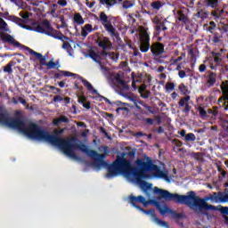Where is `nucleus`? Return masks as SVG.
<instances>
[{"mask_svg":"<svg viewBox=\"0 0 228 228\" xmlns=\"http://www.w3.org/2000/svg\"><path fill=\"white\" fill-rule=\"evenodd\" d=\"M7 127L11 129H18L21 131L26 136L31 138V140H38L39 142H49L51 134L49 132L37 124L30 123L26 127V123L21 118H11L9 125Z\"/></svg>","mask_w":228,"mask_h":228,"instance_id":"39448f33","label":"nucleus"},{"mask_svg":"<svg viewBox=\"0 0 228 228\" xmlns=\"http://www.w3.org/2000/svg\"><path fill=\"white\" fill-rule=\"evenodd\" d=\"M220 38H222V36L220 35V33L215 32V33H214V37H213V38H212V42H213L214 44H219Z\"/></svg>","mask_w":228,"mask_h":228,"instance_id":"c03bdc74","label":"nucleus"},{"mask_svg":"<svg viewBox=\"0 0 228 228\" xmlns=\"http://www.w3.org/2000/svg\"><path fill=\"white\" fill-rule=\"evenodd\" d=\"M123 8H124V10H127L129 8H133V2H131L129 0H125L123 2Z\"/></svg>","mask_w":228,"mask_h":228,"instance_id":"49530a36","label":"nucleus"},{"mask_svg":"<svg viewBox=\"0 0 228 228\" xmlns=\"http://www.w3.org/2000/svg\"><path fill=\"white\" fill-rule=\"evenodd\" d=\"M183 60V57L179 56L177 59L171 60V65H177L179 61Z\"/></svg>","mask_w":228,"mask_h":228,"instance_id":"4d7b16f0","label":"nucleus"},{"mask_svg":"<svg viewBox=\"0 0 228 228\" xmlns=\"http://www.w3.org/2000/svg\"><path fill=\"white\" fill-rule=\"evenodd\" d=\"M141 77H142V75H139L136 78V75L134 74V72L132 73V87L136 90V83H140L141 81Z\"/></svg>","mask_w":228,"mask_h":228,"instance_id":"4c0bfd02","label":"nucleus"},{"mask_svg":"<svg viewBox=\"0 0 228 228\" xmlns=\"http://www.w3.org/2000/svg\"><path fill=\"white\" fill-rule=\"evenodd\" d=\"M88 31L87 30H86L85 28H82V30H81V35H82V37H84V38H86V37H88Z\"/></svg>","mask_w":228,"mask_h":228,"instance_id":"774afa93","label":"nucleus"},{"mask_svg":"<svg viewBox=\"0 0 228 228\" xmlns=\"http://www.w3.org/2000/svg\"><path fill=\"white\" fill-rule=\"evenodd\" d=\"M0 29L8 31V23H6L3 18H0Z\"/></svg>","mask_w":228,"mask_h":228,"instance_id":"79ce46f5","label":"nucleus"},{"mask_svg":"<svg viewBox=\"0 0 228 228\" xmlns=\"http://www.w3.org/2000/svg\"><path fill=\"white\" fill-rule=\"evenodd\" d=\"M23 49L25 51H28V53L29 54H31L32 56H35L37 60H39L40 65H43L45 67V65H47V62H45V60H47V59L45 58V56H43L42 53L35 52V50H33L28 46H24V45H23Z\"/></svg>","mask_w":228,"mask_h":228,"instance_id":"a211bd4d","label":"nucleus"},{"mask_svg":"<svg viewBox=\"0 0 228 228\" xmlns=\"http://www.w3.org/2000/svg\"><path fill=\"white\" fill-rule=\"evenodd\" d=\"M82 28L89 33H92V31H94V27L92 26V24H86Z\"/></svg>","mask_w":228,"mask_h":228,"instance_id":"8fccbe9b","label":"nucleus"},{"mask_svg":"<svg viewBox=\"0 0 228 228\" xmlns=\"http://www.w3.org/2000/svg\"><path fill=\"white\" fill-rule=\"evenodd\" d=\"M20 16L21 19H23L24 20H29V12H20Z\"/></svg>","mask_w":228,"mask_h":228,"instance_id":"3c124183","label":"nucleus"},{"mask_svg":"<svg viewBox=\"0 0 228 228\" xmlns=\"http://www.w3.org/2000/svg\"><path fill=\"white\" fill-rule=\"evenodd\" d=\"M184 142H195L197 140V137L195 136V134L193 133H189L185 135V138H183Z\"/></svg>","mask_w":228,"mask_h":228,"instance_id":"ea45409f","label":"nucleus"},{"mask_svg":"<svg viewBox=\"0 0 228 228\" xmlns=\"http://www.w3.org/2000/svg\"><path fill=\"white\" fill-rule=\"evenodd\" d=\"M1 38L4 42H7V44H12V45H13L14 47H20V45H22L18 41H16L15 38L12 37V35L4 34L1 36Z\"/></svg>","mask_w":228,"mask_h":228,"instance_id":"4be33fe9","label":"nucleus"},{"mask_svg":"<svg viewBox=\"0 0 228 228\" xmlns=\"http://www.w3.org/2000/svg\"><path fill=\"white\" fill-rule=\"evenodd\" d=\"M177 16L179 22H182L184 26L190 22V19H188V15L184 14V11L178 10L177 11Z\"/></svg>","mask_w":228,"mask_h":228,"instance_id":"b1692460","label":"nucleus"},{"mask_svg":"<svg viewBox=\"0 0 228 228\" xmlns=\"http://www.w3.org/2000/svg\"><path fill=\"white\" fill-rule=\"evenodd\" d=\"M178 89L181 94H183V95H186V97H188L189 94H191L190 90H188V86L183 83L179 85Z\"/></svg>","mask_w":228,"mask_h":228,"instance_id":"c9c22d12","label":"nucleus"},{"mask_svg":"<svg viewBox=\"0 0 228 228\" xmlns=\"http://www.w3.org/2000/svg\"><path fill=\"white\" fill-rule=\"evenodd\" d=\"M135 165L137 168L133 167V162L131 160H128L125 157L118 156L115 161L109 166L106 177L110 179V177H115V175L122 174L127 179L134 177L135 181L140 182L141 179H147V174L149 172H154V177L168 181V175L163 172L159 166L154 164L151 157H146V160L145 159H136Z\"/></svg>","mask_w":228,"mask_h":228,"instance_id":"f257e3e1","label":"nucleus"},{"mask_svg":"<svg viewBox=\"0 0 228 228\" xmlns=\"http://www.w3.org/2000/svg\"><path fill=\"white\" fill-rule=\"evenodd\" d=\"M200 4L204 8H218L220 6L219 0H200Z\"/></svg>","mask_w":228,"mask_h":228,"instance_id":"412c9836","label":"nucleus"},{"mask_svg":"<svg viewBox=\"0 0 228 228\" xmlns=\"http://www.w3.org/2000/svg\"><path fill=\"white\" fill-rule=\"evenodd\" d=\"M100 20L105 28V31L109 33L110 37H111V38H116L117 42H120V34L118 31H117V28L113 27L111 21L108 20V15H106V12H102L100 13Z\"/></svg>","mask_w":228,"mask_h":228,"instance_id":"1a4fd4ad","label":"nucleus"},{"mask_svg":"<svg viewBox=\"0 0 228 228\" xmlns=\"http://www.w3.org/2000/svg\"><path fill=\"white\" fill-rule=\"evenodd\" d=\"M153 191L157 195H159L160 199H163L164 200L188 206L191 209H193L194 213H204V209H216L215 206L208 204L206 200L223 203L228 202V193L224 194V192L222 191L213 192V194H209V196L205 200L198 197L193 191H189V195H180L177 193H171L167 190L154 187Z\"/></svg>","mask_w":228,"mask_h":228,"instance_id":"f03ea898","label":"nucleus"},{"mask_svg":"<svg viewBox=\"0 0 228 228\" xmlns=\"http://www.w3.org/2000/svg\"><path fill=\"white\" fill-rule=\"evenodd\" d=\"M77 142V139L76 137L71 138H61V137H56L50 134V137L48 139V143H51L52 145H54L55 147H59L61 151L66 154V156H69V158H73V159H77V155L74 152L76 149H78V151H81L86 156L89 158H92L94 159V167L96 168H106L108 167V162L104 160V158H106V154H99L96 151L88 149V146L85 143L77 144L76 143Z\"/></svg>","mask_w":228,"mask_h":228,"instance_id":"20e7f679","label":"nucleus"},{"mask_svg":"<svg viewBox=\"0 0 228 228\" xmlns=\"http://www.w3.org/2000/svg\"><path fill=\"white\" fill-rule=\"evenodd\" d=\"M208 115H211L212 117H218V107H214L213 109H208Z\"/></svg>","mask_w":228,"mask_h":228,"instance_id":"a19ab883","label":"nucleus"},{"mask_svg":"<svg viewBox=\"0 0 228 228\" xmlns=\"http://www.w3.org/2000/svg\"><path fill=\"white\" fill-rule=\"evenodd\" d=\"M145 90H147V85L142 84L141 86H139L138 88V92L139 94H142V92H145Z\"/></svg>","mask_w":228,"mask_h":228,"instance_id":"bf43d9fd","label":"nucleus"},{"mask_svg":"<svg viewBox=\"0 0 228 228\" xmlns=\"http://www.w3.org/2000/svg\"><path fill=\"white\" fill-rule=\"evenodd\" d=\"M84 86L87 88L88 92H90L93 95H98L100 99H103L107 104H110V106H126L125 102H122L120 101L111 102L110 99L101 95L95 88H94V86L91 85L88 80H82Z\"/></svg>","mask_w":228,"mask_h":228,"instance_id":"9d476101","label":"nucleus"},{"mask_svg":"<svg viewBox=\"0 0 228 228\" xmlns=\"http://www.w3.org/2000/svg\"><path fill=\"white\" fill-rule=\"evenodd\" d=\"M136 183H139L140 187L142 190H143L144 192L147 191V190H151V184L148 182H145L143 180L136 181Z\"/></svg>","mask_w":228,"mask_h":228,"instance_id":"f704fd0d","label":"nucleus"},{"mask_svg":"<svg viewBox=\"0 0 228 228\" xmlns=\"http://www.w3.org/2000/svg\"><path fill=\"white\" fill-rule=\"evenodd\" d=\"M63 76H65V77H74L75 79H78V81H81V83H83V81H86V79L83 78V77L79 76L78 74H74L70 71H63V70H60L59 73H55L53 77L54 79H61Z\"/></svg>","mask_w":228,"mask_h":228,"instance_id":"f3484780","label":"nucleus"},{"mask_svg":"<svg viewBox=\"0 0 228 228\" xmlns=\"http://www.w3.org/2000/svg\"><path fill=\"white\" fill-rule=\"evenodd\" d=\"M221 91L223 95L218 99L217 104L220 108H224L225 111L228 110V84L222 83Z\"/></svg>","mask_w":228,"mask_h":228,"instance_id":"ddd939ff","label":"nucleus"},{"mask_svg":"<svg viewBox=\"0 0 228 228\" xmlns=\"http://www.w3.org/2000/svg\"><path fill=\"white\" fill-rule=\"evenodd\" d=\"M69 122H70V119H69V118H67L66 116H61L60 118L53 119V125L58 127L61 126V123L69 124Z\"/></svg>","mask_w":228,"mask_h":228,"instance_id":"a878e982","label":"nucleus"},{"mask_svg":"<svg viewBox=\"0 0 228 228\" xmlns=\"http://www.w3.org/2000/svg\"><path fill=\"white\" fill-rule=\"evenodd\" d=\"M140 51L141 53H148L149 49L151 50V37L149 33L145 32L141 36L140 38Z\"/></svg>","mask_w":228,"mask_h":228,"instance_id":"2eb2a0df","label":"nucleus"},{"mask_svg":"<svg viewBox=\"0 0 228 228\" xmlns=\"http://www.w3.org/2000/svg\"><path fill=\"white\" fill-rule=\"evenodd\" d=\"M15 65H17V62H15L14 61H10L6 64V66L4 67V72H5L7 74H12L13 69H12V67H15Z\"/></svg>","mask_w":228,"mask_h":228,"instance_id":"7c9ffc66","label":"nucleus"},{"mask_svg":"<svg viewBox=\"0 0 228 228\" xmlns=\"http://www.w3.org/2000/svg\"><path fill=\"white\" fill-rule=\"evenodd\" d=\"M142 99H149V96L151 95V91H144L142 93H139Z\"/></svg>","mask_w":228,"mask_h":228,"instance_id":"603ef678","label":"nucleus"},{"mask_svg":"<svg viewBox=\"0 0 228 228\" xmlns=\"http://www.w3.org/2000/svg\"><path fill=\"white\" fill-rule=\"evenodd\" d=\"M11 118L10 112H8V110H6V106L0 105V124H2V126H8Z\"/></svg>","mask_w":228,"mask_h":228,"instance_id":"dca6fc26","label":"nucleus"},{"mask_svg":"<svg viewBox=\"0 0 228 228\" xmlns=\"http://www.w3.org/2000/svg\"><path fill=\"white\" fill-rule=\"evenodd\" d=\"M144 121L148 126H154V119L153 118H145Z\"/></svg>","mask_w":228,"mask_h":228,"instance_id":"13d9d810","label":"nucleus"},{"mask_svg":"<svg viewBox=\"0 0 228 228\" xmlns=\"http://www.w3.org/2000/svg\"><path fill=\"white\" fill-rule=\"evenodd\" d=\"M196 110L197 111H199V116L200 117V118H202L203 120H205V118H209V115H208V110H206L204 106L199 105L198 107H196Z\"/></svg>","mask_w":228,"mask_h":228,"instance_id":"c756f323","label":"nucleus"},{"mask_svg":"<svg viewBox=\"0 0 228 228\" xmlns=\"http://www.w3.org/2000/svg\"><path fill=\"white\" fill-rule=\"evenodd\" d=\"M189 54L191 56V61H197V55L193 53V50H190Z\"/></svg>","mask_w":228,"mask_h":228,"instance_id":"6e6d98bb","label":"nucleus"},{"mask_svg":"<svg viewBox=\"0 0 228 228\" xmlns=\"http://www.w3.org/2000/svg\"><path fill=\"white\" fill-rule=\"evenodd\" d=\"M65 133V128H61V129H60V130H55L54 131V134H50V135L51 136H56V138H60V134H63Z\"/></svg>","mask_w":228,"mask_h":228,"instance_id":"de8ad7c7","label":"nucleus"},{"mask_svg":"<svg viewBox=\"0 0 228 228\" xmlns=\"http://www.w3.org/2000/svg\"><path fill=\"white\" fill-rule=\"evenodd\" d=\"M65 40H70L69 39H63V45H62V49H65L69 56H72V53H70V50H72V45L69 42H65Z\"/></svg>","mask_w":228,"mask_h":228,"instance_id":"72a5a7b5","label":"nucleus"},{"mask_svg":"<svg viewBox=\"0 0 228 228\" xmlns=\"http://www.w3.org/2000/svg\"><path fill=\"white\" fill-rule=\"evenodd\" d=\"M175 84H174L172 82H167L166 84L167 92H172L173 90H175Z\"/></svg>","mask_w":228,"mask_h":228,"instance_id":"a18cd8bd","label":"nucleus"},{"mask_svg":"<svg viewBox=\"0 0 228 228\" xmlns=\"http://www.w3.org/2000/svg\"><path fill=\"white\" fill-rule=\"evenodd\" d=\"M168 28L166 27L165 22H159L155 27V37H159L162 31H167Z\"/></svg>","mask_w":228,"mask_h":228,"instance_id":"cd10ccee","label":"nucleus"},{"mask_svg":"<svg viewBox=\"0 0 228 228\" xmlns=\"http://www.w3.org/2000/svg\"><path fill=\"white\" fill-rule=\"evenodd\" d=\"M128 200L130 202V204L135 208L136 209H138V208H140V206H138V204H142V206L144 208H147V206H149V204H151V201L146 200L145 197L140 195V196H134L133 194H130L128 196Z\"/></svg>","mask_w":228,"mask_h":228,"instance_id":"4468645a","label":"nucleus"},{"mask_svg":"<svg viewBox=\"0 0 228 228\" xmlns=\"http://www.w3.org/2000/svg\"><path fill=\"white\" fill-rule=\"evenodd\" d=\"M155 206H157L160 215H167V213H170L172 215V218H174L175 220H181L183 218H186V216H184V213L181 212V213H177L172 209H170L168 207H164L161 208L159 206V203H158V201H153Z\"/></svg>","mask_w":228,"mask_h":228,"instance_id":"f8f14e48","label":"nucleus"},{"mask_svg":"<svg viewBox=\"0 0 228 228\" xmlns=\"http://www.w3.org/2000/svg\"><path fill=\"white\" fill-rule=\"evenodd\" d=\"M214 58V63L210 62V69L211 70H216L218 67H222V61H224V59L222 57H213Z\"/></svg>","mask_w":228,"mask_h":228,"instance_id":"bb28decb","label":"nucleus"},{"mask_svg":"<svg viewBox=\"0 0 228 228\" xmlns=\"http://www.w3.org/2000/svg\"><path fill=\"white\" fill-rule=\"evenodd\" d=\"M77 102L79 104H82L83 108H86V110H90L92 108V105L90 104V102H87V98L85 95L79 96L77 95Z\"/></svg>","mask_w":228,"mask_h":228,"instance_id":"393cba45","label":"nucleus"},{"mask_svg":"<svg viewBox=\"0 0 228 228\" xmlns=\"http://www.w3.org/2000/svg\"><path fill=\"white\" fill-rule=\"evenodd\" d=\"M57 4L60 6H67V0H58Z\"/></svg>","mask_w":228,"mask_h":228,"instance_id":"69168bd1","label":"nucleus"},{"mask_svg":"<svg viewBox=\"0 0 228 228\" xmlns=\"http://www.w3.org/2000/svg\"><path fill=\"white\" fill-rule=\"evenodd\" d=\"M109 85L117 90L122 97H126L127 94H129V85L126 83L122 79L120 74H116L115 76L110 75L107 77Z\"/></svg>","mask_w":228,"mask_h":228,"instance_id":"0eeeda50","label":"nucleus"},{"mask_svg":"<svg viewBox=\"0 0 228 228\" xmlns=\"http://www.w3.org/2000/svg\"><path fill=\"white\" fill-rule=\"evenodd\" d=\"M158 225H159L160 227H166V228H170V226L168 225L167 222H165L163 220H158Z\"/></svg>","mask_w":228,"mask_h":228,"instance_id":"09e8293b","label":"nucleus"},{"mask_svg":"<svg viewBox=\"0 0 228 228\" xmlns=\"http://www.w3.org/2000/svg\"><path fill=\"white\" fill-rule=\"evenodd\" d=\"M190 99H191V96H185L181 98L180 101L178 102V105L181 108H184L183 113H190V110H191V106H190V103H189Z\"/></svg>","mask_w":228,"mask_h":228,"instance_id":"aec40b11","label":"nucleus"},{"mask_svg":"<svg viewBox=\"0 0 228 228\" xmlns=\"http://www.w3.org/2000/svg\"><path fill=\"white\" fill-rule=\"evenodd\" d=\"M12 19V22H15L16 24H18V26H20V28H23L24 29H28V25H24L20 22H24V20H22V19L17 17V16H11Z\"/></svg>","mask_w":228,"mask_h":228,"instance_id":"473e14b6","label":"nucleus"},{"mask_svg":"<svg viewBox=\"0 0 228 228\" xmlns=\"http://www.w3.org/2000/svg\"><path fill=\"white\" fill-rule=\"evenodd\" d=\"M45 67H48V69H54V67H56V62L51 60L49 62H46Z\"/></svg>","mask_w":228,"mask_h":228,"instance_id":"864d4df0","label":"nucleus"},{"mask_svg":"<svg viewBox=\"0 0 228 228\" xmlns=\"http://www.w3.org/2000/svg\"><path fill=\"white\" fill-rule=\"evenodd\" d=\"M119 3H122L124 0H118ZM102 4H106V6H115L117 0H101Z\"/></svg>","mask_w":228,"mask_h":228,"instance_id":"58836bf2","label":"nucleus"},{"mask_svg":"<svg viewBox=\"0 0 228 228\" xmlns=\"http://www.w3.org/2000/svg\"><path fill=\"white\" fill-rule=\"evenodd\" d=\"M219 211L221 215H226L228 216V207H221Z\"/></svg>","mask_w":228,"mask_h":228,"instance_id":"5fc2aeb1","label":"nucleus"},{"mask_svg":"<svg viewBox=\"0 0 228 228\" xmlns=\"http://www.w3.org/2000/svg\"><path fill=\"white\" fill-rule=\"evenodd\" d=\"M36 31L37 33H43L47 35V37H52L56 40H61V42L69 40V37L64 36L63 33L54 29V28L51 26L49 20H44L41 23H38L36 27Z\"/></svg>","mask_w":228,"mask_h":228,"instance_id":"423d86ee","label":"nucleus"},{"mask_svg":"<svg viewBox=\"0 0 228 228\" xmlns=\"http://www.w3.org/2000/svg\"><path fill=\"white\" fill-rule=\"evenodd\" d=\"M119 108L116 109L117 113L119 111H129V109L127 107H122V105L118 106Z\"/></svg>","mask_w":228,"mask_h":228,"instance_id":"052dcab7","label":"nucleus"},{"mask_svg":"<svg viewBox=\"0 0 228 228\" xmlns=\"http://www.w3.org/2000/svg\"><path fill=\"white\" fill-rule=\"evenodd\" d=\"M77 142V139L76 137L71 138H61V137H56L50 134V137L48 139V143H51L52 145H54L55 147H59L61 151L66 154V156H69V158H73V159H77V155L74 152L76 149H78V151H81L86 156L89 158H92L94 159V167L96 168H106L108 167V162L104 160V158H106V154H99L96 151L88 149V146L85 143L77 144L76 143Z\"/></svg>","mask_w":228,"mask_h":228,"instance_id":"7ed1b4c3","label":"nucleus"},{"mask_svg":"<svg viewBox=\"0 0 228 228\" xmlns=\"http://www.w3.org/2000/svg\"><path fill=\"white\" fill-rule=\"evenodd\" d=\"M178 76L181 79H184V77H186V71L184 70H179L178 72Z\"/></svg>","mask_w":228,"mask_h":228,"instance_id":"e2e57ef3","label":"nucleus"},{"mask_svg":"<svg viewBox=\"0 0 228 228\" xmlns=\"http://www.w3.org/2000/svg\"><path fill=\"white\" fill-rule=\"evenodd\" d=\"M87 54L89 58H91V60H93L96 63H101V56L99 55V53H95V51L90 49L87 51Z\"/></svg>","mask_w":228,"mask_h":228,"instance_id":"c85d7f7f","label":"nucleus"},{"mask_svg":"<svg viewBox=\"0 0 228 228\" xmlns=\"http://www.w3.org/2000/svg\"><path fill=\"white\" fill-rule=\"evenodd\" d=\"M206 69H207L206 64H201V65L199 66V71L201 72V73L206 72Z\"/></svg>","mask_w":228,"mask_h":228,"instance_id":"0e129e2a","label":"nucleus"},{"mask_svg":"<svg viewBox=\"0 0 228 228\" xmlns=\"http://www.w3.org/2000/svg\"><path fill=\"white\" fill-rule=\"evenodd\" d=\"M178 134H180L182 138H186V130L183 129L181 131H178Z\"/></svg>","mask_w":228,"mask_h":228,"instance_id":"338daca9","label":"nucleus"},{"mask_svg":"<svg viewBox=\"0 0 228 228\" xmlns=\"http://www.w3.org/2000/svg\"><path fill=\"white\" fill-rule=\"evenodd\" d=\"M73 20L78 25L85 24V20H83V16H81V13H75Z\"/></svg>","mask_w":228,"mask_h":228,"instance_id":"e433bc0d","label":"nucleus"},{"mask_svg":"<svg viewBox=\"0 0 228 228\" xmlns=\"http://www.w3.org/2000/svg\"><path fill=\"white\" fill-rule=\"evenodd\" d=\"M53 102H61V101H63V98L60 95H56L53 97Z\"/></svg>","mask_w":228,"mask_h":228,"instance_id":"680f3d73","label":"nucleus"},{"mask_svg":"<svg viewBox=\"0 0 228 228\" xmlns=\"http://www.w3.org/2000/svg\"><path fill=\"white\" fill-rule=\"evenodd\" d=\"M211 15L212 17H215V20L220 19L222 17V13H224V9L217 8H212Z\"/></svg>","mask_w":228,"mask_h":228,"instance_id":"2f4dec72","label":"nucleus"},{"mask_svg":"<svg viewBox=\"0 0 228 228\" xmlns=\"http://www.w3.org/2000/svg\"><path fill=\"white\" fill-rule=\"evenodd\" d=\"M137 209L139 211H141L142 213H144V215H150L151 216L152 222H156L158 224V220H161V219L158 218V216H156L155 209L145 210V209L142 208V207H137Z\"/></svg>","mask_w":228,"mask_h":228,"instance_id":"5701e85b","label":"nucleus"},{"mask_svg":"<svg viewBox=\"0 0 228 228\" xmlns=\"http://www.w3.org/2000/svg\"><path fill=\"white\" fill-rule=\"evenodd\" d=\"M151 53L153 60H156L159 63H164L165 61L161 59V54L165 53V45L163 43L154 42L151 46Z\"/></svg>","mask_w":228,"mask_h":228,"instance_id":"9b49d317","label":"nucleus"},{"mask_svg":"<svg viewBox=\"0 0 228 228\" xmlns=\"http://www.w3.org/2000/svg\"><path fill=\"white\" fill-rule=\"evenodd\" d=\"M95 44L102 49L100 56L102 58H107L108 56H111V54H115L113 52L110 53V51L113 49V43L110 40V37L101 35L95 40Z\"/></svg>","mask_w":228,"mask_h":228,"instance_id":"6e6552de","label":"nucleus"},{"mask_svg":"<svg viewBox=\"0 0 228 228\" xmlns=\"http://www.w3.org/2000/svg\"><path fill=\"white\" fill-rule=\"evenodd\" d=\"M207 74L208 75H204L203 77L207 79L206 85L208 86V88H211V86H215L216 83V73L208 70Z\"/></svg>","mask_w":228,"mask_h":228,"instance_id":"6ab92c4d","label":"nucleus"},{"mask_svg":"<svg viewBox=\"0 0 228 228\" xmlns=\"http://www.w3.org/2000/svg\"><path fill=\"white\" fill-rule=\"evenodd\" d=\"M151 8H153V10H159V8L163 6V4L161 3V1H155L151 4Z\"/></svg>","mask_w":228,"mask_h":228,"instance_id":"37998d69","label":"nucleus"}]
</instances>
